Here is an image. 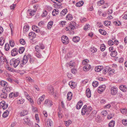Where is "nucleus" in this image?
<instances>
[{"label":"nucleus","mask_w":127,"mask_h":127,"mask_svg":"<svg viewBox=\"0 0 127 127\" xmlns=\"http://www.w3.org/2000/svg\"><path fill=\"white\" fill-rule=\"evenodd\" d=\"M34 60L35 59L33 58H32L30 55H28L27 56L25 55L22 61H21L22 62L21 63H20L21 65L22 66V64H25L28 61H29L31 64L33 63Z\"/></svg>","instance_id":"1"},{"label":"nucleus","mask_w":127,"mask_h":127,"mask_svg":"<svg viewBox=\"0 0 127 127\" xmlns=\"http://www.w3.org/2000/svg\"><path fill=\"white\" fill-rule=\"evenodd\" d=\"M45 48V46L43 44L41 43L39 45H36L35 47V56L37 58H39L41 56V54L40 53L41 49H43Z\"/></svg>","instance_id":"2"},{"label":"nucleus","mask_w":127,"mask_h":127,"mask_svg":"<svg viewBox=\"0 0 127 127\" xmlns=\"http://www.w3.org/2000/svg\"><path fill=\"white\" fill-rule=\"evenodd\" d=\"M21 60L20 58H18L17 59L14 58L11 59L10 61V64L13 66L14 68L16 67L20 63Z\"/></svg>","instance_id":"3"},{"label":"nucleus","mask_w":127,"mask_h":127,"mask_svg":"<svg viewBox=\"0 0 127 127\" xmlns=\"http://www.w3.org/2000/svg\"><path fill=\"white\" fill-rule=\"evenodd\" d=\"M111 94L112 95H116L117 93V88L114 86L111 87L110 88Z\"/></svg>","instance_id":"4"},{"label":"nucleus","mask_w":127,"mask_h":127,"mask_svg":"<svg viewBox=\"0 0 127 127\" xmlns=\"http://www.w3.org/2000/svg\"><path fill=\"white\" fill-rule=\"evenodd\" d=\"M61 41L64 44H67L69 42V39L68 37L65 35H63L61 37Z\"/></svg>","instance_id":"5"},{"label":"nucleus","mask_w":127,"mask_h":127,"mask_svg":"<svg viewBox=\"0 0 127 127\" xmlns=\"http://www.w3.org/2000/svg\"><path fill=\"white\" fill-rule=\"evenodd\" d=\"M52 104V101L49 99L46 100L44 103L45 106L49 107H50Z\"/></svg>","instance_id":"6"},{"label":"nucleus","mask_w":127,"mask_h":127,"mask_svg":"<svg viewBox=\"0 0 127 127\" xmlns=\"http://www.w3.org/2000/svg\"><path fill=\"white\" fill-rule=\"evenodd\" d=\"M2 55L0 56V62L2 63H4V62H5L7 64L8 63V62L5 56L2 54Z\"/></svg>","instance_id":"7"},{"label":"nucleus","mask_w":127,"mask_h":127,"mask_svg":"<svg viewBox=\"0 0 127 127\" xmlns=\"http://www.w3.org/2000/svg\"><path fill=\"white\" fill-rule=\"evenodd\" d=\"M105 86L103 85L99 87L97 89L98 92V93H101L105 90Z\"/></svg>","instance_id":"8"},{"label":"nucleus","mask_w":127,"mask_h":127,"mask_svg":"<svg viewBox=\"0 0 127 127\" xmlns=\"http://www.w3.org/2000/svg\"><path fill=\"white\" fill-rule=\"evenodd\" d=\"M0 106H1L3 109H5L8 107V104H6L4 101H2L0 102Z\"/></svg>","instance_id":"9"},{"label":"nucleus","mask_w":127,"mask_h":127,"mask_svg":"<svg viewBox=\"0 0 127 127\" xmlns=\"http://www.w3.org/2000/svg\"><path fill=\"white\" fill-rule=\"evenodd\" d=\"M36 37V34L33 32H31L29 33V37L30 39L32 40Z\"/></svg>","instance_id":"10"},{"label":"nucleus","mask_w":127,"mask_h":127,"mask_svg":"<svg viewBox=\"0 0 127 127\" xmlns=\"http://www.w3.org/2000/svg\"><path fill=\"white\" fill-rule=\"evenodd\" d=\"M18 53V50L17 48H15L12 49L11 51V55L12 56H14L17 55Z\"/></svg>","instance_id":"11"},{"label":"nucleus","mask_w":127,"mask_h":127,"mask_svg":"<svg viewBox=\"0 0 127 127\" xmlns=\"http://www.w3.org/2000/svg\"><path fill=\"white\" fill-rule=\"evenodd\" d=\"M12 89V88L9 87H5L2 90V92H4L6 93H8Z\"/></svg>","instance_id":"12"},{"label":"nucleus","mask_w":127,"mask_h":127,"mask_svg":"<svg viewBox=\"0 0 127 127\" xmlns=\"http://www.w3.org/2000/svg\"><path fill=\"white\" fill-rule=\"evenodd\" d=\"M91 66L88 64H87L85 65L83 67V70L84 71H87L89 70L91 68Z\"/></svg>","instance_id":"13"},{"label":"nucleus","mask_w":127,"mask_h":127,"mask_svg":"<svg viewBox=\"0 0 127 127\" xmlns=\"http://www.w3.org/2000/svg\"><path fill=\"white\" fill-rule=\"evenodd\" d=\"M18 95V93H11L9 95V97L11 98L13 97H16Z\"/></svg>","instance_id":"14"},{"label":"nucleus","mask_w":127,"mask_h":127,"mask_svg":"<svg viewBox=\"0 0 127 127\" xmlns=\"http://www.w3.org/2000/svg\"><path fill=\"white\" fill-rule=\"evenodd\" d=\"M83 103L81 101H79L77 104L76 106V108L77 109H80L82 107Z\"/></svg>","instance_id":"15"},{"label":"nucleus","mask_w":127,"mask_h":127,"mask_svg":"<svg viewBox=\"0 0 127 127\" xmlns=\"http://www.w3.org/2000/svg\"><path fill=\"white\" fill-rule=\"evenodd\" d=\"M87 105H85L83 107L81 111L82 114V115H84L87 112V110L86 107Z\"/></svg>","instance_id":"16"},{"label":"nucleus","mask_w":127,"mask_h":127,"mask_svg":"<svg viewBox=\"0 0 127 127\" xmlns=\"http://www.w3.org/2000/svg\"><path fill=\"white\" fill-rule=\"evenodd\" d=\"M36 11V10H32L31 9H28V12H29V14L30 16H33L35 14V12Z\"/></svg>","instance_id":"17"},{"label":"nucleus","mask_w":127,"mask_h":127,"mask_svg":"<svg viewBox=\"0 0 127 127\" xmlns=\"http://www.w3.org/2000/svg\"><path fill=\"white\" fill-rule=\"evenodd\" d=\"M32 29L33 31H35L37 33H38L40 31V30L39 28L37 26L35 25L33 26H32Z\"/></svg>","instance_id":"18"},{"label":"nucleus","mask_w":127,"mask_h":127,"mask_svg":"<svg viewBox=\"0 0 127 127\" xmlns=\"http://www.w3.org/2000/svg\"><path fill=\"white\" fill-rule=\"evenodd\" d=\"M53 122L50 119H48L47 121L46 125L48 127H50L52 125Z\"/></svg>","instance_id":"19"},{"label":"nucleus","mask_w":127,"mask_h":127,"mask_svg":"<svg viewBox=\"0 0 127 127\" xmlns=\"http://www.w3.org/2000/svg\"><path fill=\"white\" fill-rule=\"evenodd\" d=\"M103 69L102 66H98L96 67L95 68V70L97 72H99L101 71Z\"/></svg>","instance_id":"20"},{"label":"nucleus","mask_w":127,"mask_h":127,"mask_svg":"<svg viewBox=\"0 0 127 127\" xmlns=\"http://www.w3.org/2000/svg\"><path fill=\"white\" fill-rule=\"evenodd\" d=\"M28 111L27 110H23L20 113V116L23 117L27 115L28 114Z\"/></svg>","instance_id":"21"},{"label":"nucleus","mask_w":127,"mask_h":127,"mask_svg":"<svg viewBox=\"0 0 127 127\" xmlns=\"http://www.w3.org/2000/svg\"><path fill=\"white\" fill-rule=\"evenodd\" d=\"M0 84L1 86L4 87L7 86L8 85V83L7 82L3 80L0 81Z\"/></svg>","instance_id":"22"},{"label":"nucleus","mask_w":127,"mask_h":127,"mask_svg":"<svg viewBox=\"0 0 127 127\" xmlns=\"http://www.w3.org/2000/svg\"><path fill=\"white\" fill-rule=\"evenodd\" d=\"M80 38L78 36H75L72 39L73 41L75 42H78L80 40Z\"/></svg>","instance_id":"23"},{"label":"nucleus","mask_w":127,"mask_h":127,"mask_svg":"<svg viewBox=\"0 0 127 127\" xmlns=\"http://www.w3.org/2000/svg\"><path fill=\"white\" fill-rule=\"evenodd\" d=\"M110 70V68L108 66H106L104 68L103 73L105 74L108 71L109 72Z\"/></svg>","instance_id":"24"},{"label":"nucleus","mask_w":127,"mask_h":127,"mask_svg":"<svg viewBox=\"0 0 127 127\" xmlns=\"http://www.w3.org/2000/svg\"><path fill=\"white\" fill-rule=\"evenodd\" d=\"M29 27L28 25H25L23 28V31L24 33H25L29 30Z\"/></svg>","instance_id":"25"},{"label":"nucleus","mask_w":127,"mask_h":127,"mask_svg":"<svg viewBox=\"0 0 127 127\" xmlns=\"http://www.w3.org/2000/svg\"><path fill=\"white\" fill-rule=\"evenodd\" d=\"M3 92L0 95V97L1 98H6L7 96V93H6L4 92Z\"/></svg>","instance_id":"26"},{"label":"nucleus","mask_w":127,"mask_h":127,"mask_svg":"<svg viewBox=\"0 0 127 127\" xmlns=\"http://www.w3.org/2000/svg\"><path fill=\"white\" fill-rule=\"evenodd\" d=\"M24 124H26L28 125H29L30 124V120L28 118V117H26L24 119Z\"/></svg>","instance_id":"27"},{"label":"nucleus","mask_w":127,"mask_h":127,"mask_svg":"<svg viewBox=\"0 0 127 127\" xmlns=\"http://www.w3.org/2000/svg\"><path fill=\"white\" fill-rule=\"evenodd\" d=\"M67 12L66 9H65L63 10L60 13V15L62 16H64Z\"/></svg>","instance_id":"28"},{"label":"nucleus","mask_w":127,"mask_h":127,"mask_svg":"<svg viewBox=\"0 0 127 127\" xmlns=\"http://www.w3.org/2000/svg\"><path fill=\"white\" fill-rule=\"evenodd\" d=\"M59 13V10L57 9H55L53 10L52 12V15L55 16L57 15Z\"/></svg>","instance_id":"29"},{"label":"nucleus","mask_w":127,"mask_h":127,"mask_svg":"<svg viewBox=\"0 0 127 127\" xmlns=\"http://www.w3.org/2000/svg\"><path fill=\"white\" fill-rule=\"evenodd\" d=\"M67 98L68 100H70L71 99V92H69L67 95Z\"/></svg>","instance_id":"30"},{"label":"nucleus","mask_w":127,"mask_h":127,"mask_svg":"<svg viewBox=\"0 0 127 127\" xmlns=\"http://www.w3.org/2000/svg\"><path fill=\"white\" fill-rule=\"evenodd\" d=\"M84 3V2L83 1H81L76 3V5L77 6L80 7L83 5Z\"/></svg>","instance_id":"31"},{"label":"nucleus","mask_w":127,"mask_h":127,"mask_svg":"<svg viewBox=\"0 0 127 127\" xmlns=\"http://www.w3.org/2000/svg\"><path fill=\"white\" fill-rule=\"evenodd\" d=\"M9 114V111L6 110L3 113L2 115V117L4 118H6L8 116Z\"/></svg>","instance_id":"32"},{"label":"nucleus","mask_w":127,"mask_h":127,"mask_svg":"<svg viewBox=\"0 0 127 127\" xmlns=\"http://www.w3.org/2000/svg\"><path fill=\"white\" fill-rule=\"evenodd\" d=\"M115 125V121L112 120L110 121L108 124L109 127H114Z\"/></svg>","instance_id":"33"},{"label":"nucleus","mask_w":127,"mask_h":127,"mask_svg":"<svg viewBox=\"0 0 127 127\" xmlns=\"http://www.w3.org/2000/svg\"><path fill=\"white\" fill-rule=\"evenodd\" d=\"M117 54V52L115 51H114L111 53V56L113 57H115Z\"/></svg>","instance_id":"34"},{"label":"nucleus","mask_w":127,"mask_h":127,"mask_svg":"<svg viewBox=\"0 0 127 127\" xmlns=\"http://www.w3.org/2000/svg\"><path fill=\"white\" fill-rule=\"evenodd\" d=\"M4 39L2 37H0V45L2 46L4 44Z\"/></svg>","instance_id":"35"},{"label":"nucleus","mask_w":127,"mask_h":127,"mask_svg":"<svg viewBox=\"0 0 127 127\" xmlns=\"http://www.w3.org/2000/svg\"><path fill=\"white\" fill-rule=\"evenodd\" d=\"M25 48L24 47H21L19 49L18 52L20 54H22Z\"/></svg>","instance_id":"36"},{"label":"nucleus","mask_w":127,"mask_h":127,"mask_svg":"<svg viewBox=\"0 0 127 127\" xmlns=\"http://www.w3.org/2000/svg\"><path fill=\"white\" fill-rule=\"evenodd\" d=\"M99 32L102 34L105 35L106 34V32L104 30L101 29H100L99 30Z\"/></svg>","instance_id":"37"},{"label":"nucleus","mask_w":127,"mask_h":127,"mask_svg":"<svg viewBox=\"0 0 127 127\" xmlns=\"http://www.w3.org/2000/svg\"><path fill=\"white\" fill-rule=\"evenodd\" d=\"M77 27L76 23L75 22H73L72 23V29H75Z\"/></svg>","instance_id":"38"},{"label":"nucleus","mask_w":127,"mask_h":127,"mask_svg":"<svg viewBox=\"0 0 127 127\" xmlns=\"http://www.w3.org/2000/svg\"><path fill=\"white\" fill-rule=\"evenodd\" d=\"M66 20L67 21L71 20V15L70 14H67L66 17Z\"/></svg>","instance_id":"39"},{"label":"nucleus","mask_w":127,"mask_h":127,"mask_svg":"<svg viewBox=\"0 0 127 127\" xmlns=\"http://www.w3.org/2000/svg\"><path fill=\"white\" fill-rule=\"evenodd\" d=\"M71 23L70 22V24H69V26L67 27H66L65 30L67 31H70L71 30Z\"/></svg>","instance_id":"40"},{"label":"nucleus","mask_w":127,"mask_h":127,"mask_svg":"<svg viewBox=\"0 0 127 127\" xmlns=\"http://www.w3.org/2000/svg\"><path fill=\"white\" fill-rule=\"evenodd\" d=\"M121 112L123 114H125L127 113V110L126 108H123L120 109Z\"/></svg>","instance_id":"41"},{"label":"nucleus","mask_w":127,"mask_h":127,"mask_svg":"<svg viewBox=\"0 0 127 127\" xmlns=\"http://www.w3.org/2000/svg\"><path fill=\"white\" fill-rule=\"evenodd\" d=\"M105 46L104 44H103L101 45L100 49L101 51H104L105 50Z\"/></svg>","instance_id":"42"},{"label":"nucleus","mask_w":127,"mask_h":127,"mask_svg":"<svg viewBox=\"0 0 127 127\" xmlns=\"http://www.w3.org/2000/svg\"><path fill=\"white\" fill-rule=\"evenodd\" d=\"M111 22L110 21H105L104 22V24L106 26H108L110 25Z\"/></svg>","instance_id":"43"},{"label":"nucleus","mask_w":127,"mask_h":127,"mask_svg":"<svg viewBox=\"0 0 127 127\" xmlns=\"http://www.w3.org/2000/svg\"><path fill=\"white\" fill-rule=\"evenodd\" d=\"M10 47L9 44H6L5 46V50L7 51L9 49Z\"/></svg>","instance_id":"44"},{"label":"nucleus","mask_w":127,"mask_h":127,"mask_svg":"<svg viewBox=\"0 0 127 127\" xmlns=\"http://www.w3.org/2000/svg\"><path fill=\"white\" fill-rule=\"evenodd\" d=\"M92 85L94 87H96L98 86V84L97 82H93L92 83Z\"/></svg>","instance_id":"45"},{"label":"nucleus","mask_w":127,"mask_h":127,"mask_svg":"<svg viewBox=\"0 0 127 127\" xmlns=\"http://www.w3.org/2000/svg\"><path fill=\"white\" fill-rule=\"evenodd\" d=\"M89 27L90 25L89 24H87L84 26V29L85 31L89 30L90 29Z\"/></svg>","instance_id":"46"},{"label":"nucleus","mask_w":127,"mask_h":127,"mask_svg":"<svg viewBox=\"0 0 127 127\" xmlns=\"http://www.w3.org/2000/svg\"><path fill=\"white\" fill-rule=\"evenodd\" d=\"M53 22L52 21H50L49 22L47 25V27H48V28H49V27L50 28H51L52 27L53 24Z\"/></svg>","instance_id":"47"},{"label":"nucleus","mask_w":127,"mask_h":127,"mask_svg":"<svg viewBox=\"0 0 127 127\" xmlns=\"http://www.w3.org/2000/svg\"><path fill=\"white\" fill-rule=\"evenodd\" d=\"M19 42L22 45H25L26 43L25 40L23 39H20L19 40Z\"/></svg>","instance_id":"48"},{"label":"nucleus","mask_w":127,"mask_h":127,"mask_svg":"<svg viewBox=\"0 0 127 127\" xmlns=\"http://www.w3.org/2000/svg\"><path fill=\"white\" fill-rule=\"evenodd\" d=\"M123 87V85H121L120 86V89L121 90L124 92H126V90L124 89Z\"/></svg>","instance_id":"49"},{"label":"nucleus","mask_w":127,"mask_h":127,"mask_svg":"<svg viewBox=\"0 0 127 127\" xmlns=\"http://www.w3.org/2000/svg\"><path fill=\"white\" fill-rule=\"evenodd\" d=\"M9 43L10 44V46L11 47H13L15 45V43L14 41L13 40H11L9 41Z\"/></svg>","instance_id":"50"},{"label":"nucleus","mask_w":127,"mask_h":127,"mask_svg":"<svg viewBox=\"0 0 127 127\" xmlns=\"http://www.w3.org/2000/svg\"><path fill=\"white\" fill-rule=\"evenodd\" d=\"M122 123L124 125L127 126V119H123L122 121Z\"/></svg>","instance_id":"51"},{"label":"nucleus","mask_w":127,"mask_h":127,"mask_svg":"<svg viewBox=\"0 0 127 127\" xmlns=\"http://www.w3.org/2000/svg\"><path fill=\"white\" fill-rule=\"evenodd\" d=\"M89 62V61L88 60L86 59H85L82 61V64L83 65H85L88 63Z\"/></svg>","instance_id":"52"},{"label":"nucleus","mask_w":127,"mask_h":127,"mask_svg":"<svg viewBox=\"0 0 127 127\" xmlns=\"http://www.w3.org/2000/svg\"><path fill=\"white\" fill-rule=\"evenodd\" d=\"M87 112L88 113L90 112L92 109V108L91 106H88L86 107Z\"/></svg>","instance_id":"53"},{"label":"nucleus","mask_w":127,"mask_h":127,"mask_svg":"<svg viewBox=\"0 0 127 127\" xmlns=\"http://www.w3.org/2000/svg\"><path fill=\"white\" fill-rule=\"evenodd\" d=\"M115 70L114 69H112L110 68V70L109 72L108 73L110 75L112 74H113V73H114Z\"/></svg>","instance_id":"54"},{"label":"nucleus","mask_w":127,"mask_h":127,"mask_svg":"<svg viewBox=\"0 0 127 127\" xmlns=\"http://www.w3.org/2000/svg\"><path fill=\"white\" fill-rule=\"evenodd\" d=\"M76 86L77 84L76 83L72 82V89L76 87Z\"/></svg>","instance_id":"55"},{"label":"nucleus","mask_w":127,"mask_h":127,"mask_svg":"<svg viewBox=\"0 0 127 127\" xmlns=\"http://www.w3.org/2000/svg\"><path fill=\"white\" fill-rule=\"evenodd\" d=\"M47 12L46 11H44L42 14L41 15V16L43 17H44L47 15Z\"/></svg>","instance_id":"56"},{"label":"nucleus","mask_w":127,"mask_h":127,"mask_svg":"<svg viewBox=\"0 0 127 127\" xmlns=\"http://www.w3.org/2000/svg\"><path fill=\"white\" fill-rule=\"evenodd\" d=\"M107 113V112L106 110L103 111L102 112H101V114L104 116H105Z\"/></svg>","instance_id":"57"},{"label":"nucleus","mask_w":127,"mask_h":127,"mask_svg":"<svg viewBox=\"0 0 127 127\" xmlns=\"http://www.w3.org/2000/svg\"><path fill=\"white\" fill-rule=\"evenodd\" d=\"M108 44L109 45H112L114 44V42L112 40H109L108 41Z\"/></svg>","instance_id":"58"},{"label":"nucleus","mask_w":127,"mask_h":127,"mask_svg":"<svg viewBox=\"0 0 127 127\" xmlns=\"http://www.w3.org/2000/svg\"><path fill=\"white\" fill-rule=\"evenodd\" d=\"M45 96V95H43L41 96L40 97L39 99L42 102L43 100L44 99Z\"/></svg>","instance_id":"59"},{"label":"nucleus","mask_w":127,"mask_h":127,"mask_svg":"<svg viewBox=\"0 0 127 127\" xmlns=\"http://www.w3.org/2000/svg\"><path fill=\"white\" fill-rule=\"evenodd\" d=\"M77 73V71L76 68H73L72 69V73H73L75 74Z\"/></svg>","instance_id":"60"},{"label":"nucleus","mask_w":127,"mask_h":127,"mask_svg":"<svg viewBox=\"0 0 127 127\" xmlns=\"http://www.w3.org/2000/svg\"><path fill=\"white\" fill-rule=\"evenodd\" d=\"M27 80L30 82H33V80L32 79L31 77H29L27 78Z\"/></svg>","instance_id":"61"},{"label":"nucleus","mask_w":127,"mask_h":127,"mask_svg":"<svg viewBox=\"0 0 127 127\" xmlns=\"http://www.w3.org/2000/svg\"><path fill=\"white\" fill-rule=\"evenodd\" d=\"M56 2V3H57V5L58 6V7H59L60 8V7H61V5H62V3L61 2Z\"/></svg>","instance_id":"62"},{"label":"nucleus","mask_w":127,"mask_h":127,"mask_svg":"<svg viewBox=\"0 0 127 127\" xmlns=\"http://www.w3.org/2000/svg\"><path fill=\"white\" fill-rule=\"evenodd\" d=\"M91 51L93 53L97 51V49L96 48L93 47L91 49Z\"/></svg>","instance_id":"63"},{"label":"nucleus","mask_w":127,"mask_h":127,"mask_svg":"<svg viewBox=\"0 0 127 127\" xmlns=\"http://www.w3.org/2000/svg\"><path fill=\"white\" fill-rule=\"evenodd\" d=\"M16 6V4H13L10 6V8L11 9H14Z\"/></svg>","instance_id":"64"}]
</instances>
